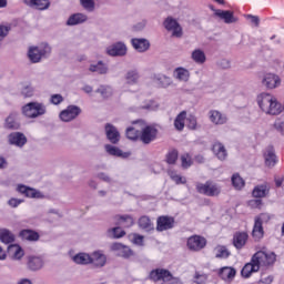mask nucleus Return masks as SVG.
<instances>
[{
  "mask_svg": "<svg viewBox=\"0 0 284 284\" xmlns=\"http://www.w3.org/2000/svg\"><path fill=\"white\" fill-rule=\"evenodd\" d=\"M276 263V253L271 252H264V251H257L251 258V263H246L241 274L243 278H250L254 272H258L261 267H270L271 265H274Z\"/></svg>",
  "mask_w": 284,
  "mask_h": 284,
  "instance_id": "nucleus-1",
  "label": "nucleus"
},
{
  "mask_svg": "<svg viewBox=\"0 0 284 284\" xmlns=\"http://www.w3.org/2000/svg\"><path fill=\"white\" fill-rule=\"evenodd\" d=\"M257 105L261 108L262 112L266 114H272L276 116L283 112V106L278 101L270 95V93H261L257 95Z\"/></svg>",
  "mask_w": 284,
  "mask_h": 284,
  "instance_id": "nucleus-2",
  "label": "nucleus"
},
{
  "mask_svg": "<svg viewBox=\"0 0 284 284\" xmlns=\"http://www.w3.org/2000/svg\"><path fill=\"white\" fill-rule=\"evenodd\" d=\"M150 281H153V283H168V284H180L181 278L174 277L172 275V272H170L168 268H154L149 274Z\"/></svg>",
  "mask_w": 284,
  "mask_h": 284,
  "instance_id": "nucleus-3",
  "label": "nucleus"
},
{
  "mask_svg": "<svg viewBox=\"0 0 284 284\" xmlns=\"http://www.w3.org/2000/svg\"><path fill=\"white\" fill-rule=\"evenodd\" d=\"M49 54H52V47L48 43L31 47L28 51V58L31 63H40L41 59H48Z\"/></svg>",
  "mask_w": 284,
  "mask_h": 284,
  "instance_id": "nucleus-4",
  "label": "nucleus"
},
{
  "mask_svg": "<svg viewBox=\"0 0 284 284\" xmlns=\"http://www.w3.org/2000/svg\"><path fill=\"white\" fill-rule=\"evenodd\" d=\"M45 112V106L43 103L39 102H31L22 108V113L24 116H28V119H37V116H43Z\"/></svg>",
  "mask_w": 284,
  "mask_h": 284,
  "instance_id": "nucleus-5",
  "label": "nucleus"
},
{
  "mask_svg": "<svg viewBox=\"0 0 284 284\" xmlns=\"http://www.w3.org/2000/svg\"><path fill=\"white\" fill-rule=\"evenodd\" d=\"M196 192L204 194V196H219L221 194V186L212 181H206L205 183L196 184Z\"/></svg>",
  "mask_w": 284,
  "mask_h": 284,
  "instance_id": "nucleus-6",
  "label": "nucleus"
},
{
  "mask_svg": "<svg viewBox=\"0 0 284 284\" xmlns=\"http://www.w3.org/2000/svg\"><path fill=\"white\" fill-rule=\"evenodd\" d=\"M163 26L168 32H172V37H175L176 39H181V37H183V27H181L176 19L168 17L164 20Z\"/></svg>",
  "mask_w": 284,
  "mask_h": 284,
  "instance_id": "nucleus-7",
  "label": "nucleus"
},
{
  "mask_svg": "<svg viewBox=\"0 0 284 284\" xmlns=\"http://www.w3.org/2000/svg\"><path fill=\"white\" fill-rule=\"evenodd\" d=\"M79 114H81V108L77 105H69L65 110L60 112V119L64 123H70V121H74Z\"/></svg>",
  "mask_w": 284,
  "mask_h": 284,
  "instance_id": "nucleus-8",
  "label": "nucleus"
},
{
  "mask_svg": "<svg viewBox=\"0 0 284 284\" xmlns=\"http://www.w3.org/2000/svg\"><path fill=\"white\" fill-rule=\"evenodd\" d=\"M158 134L159 130H156V128L148 125L140 132V141H142L144 145H150V143L156 139Z\"/></svg>",
  "mask_w": 284,
  "mask_h": 284,
  "instance_id": "nucleus-9",
  "label": "nucleus"
},
{
  "mask_svg": "<svg viewBox=\"0 0 284 284\" xmlns=\"http://www.w3.org/2000/svg\"><path fill=\"white\" fill-rule=\"evenodd\" d=\"M262 85L266 88V90H275L281 85V78L274 73H265L262 78Z\"/></svg>",
  "mask_w": 284,
  "mask_h": 284,
  "instance_id": "nucleus-10",
  "label": "nucleus"
},
{
  "mask_svg": "<svg viewBox=\"0 0 284 284\" xmlns=\"http://www.w3.org/2000/svg\"><path fill=\"white\" fill-rule=\"evenodd\" d=\"M175 220L170 215H162L158 217L156 221V231L165 232L168 230H172L174 227Z\"/></svg>",
  "mask_w": 284,
  "mask_h": 284,
  "instance_id": "nucleus-11",
  "label": "nucleus"
},
{
  "mask_svg": "<svg viewBox=\"0 0 284 284\" xmlns=\"http://www.w3.org/2000/svg\"><path fill=\"white\" fill-rule=\"evenodd\" d=\"M186 245L189 250H192L193 252H200V250H203V247L207 245V240L200 235H193L189 237Z\"/></svg>",
  "mask_w": 284,
  "mask_h": 284,
  "instance_id": "nucleus-12",
  "label": "nucleus"
},
{
  "mask_svg": "<svg viewBox=\"0 0 284 284\" xmlns=\"http://www.w3.org/2000/svg\"><path fill=\"white\" fill-rule=\"evenodd\" d=\"M109 57H125L128 54V47L123 42H115L106 48Z\"/></svg>",
  "mask_w": 284,
  "mask_h": 284,
  "instance_id": "nucleus-13",
  "label": "nucleus"
},
{
  "mask_svg": "<svg viewBox=\"0 0 284 284\" xmlns=\"http://www.w3.org/2000/svg\"><path fill=\"white\" fill-rule=\"evenodd\" d=\"M106 139L112 143L113 145H116L121 141V133H119V130L116 126L106 123L104 126Z\"/></svg>",
  "mask_w": 284,
  "mask_h": 284,
  "instance_id": "nucleus-14",
  "label": "nucleus"
},
{
  "mask_svg": "<svg viewBox=\"0 0 284 284\" xmlns=\"http://www.w3.org/2000/svg\"><path fill=\"white\" fill-rule=\"evenodd\" d=\"M43 258L37 255L27 256V267L31 272H39V270L43 268Z\"/></svg>",
  "mask_w": 284,
  "mask_h": 284,
  "instance_id": "nucleus-15",
  "label": "nucleus"
},
{
  "mask_svg": "<svg viewBox=\"0 0 284 284\" xmlns=\"http://www.w3.org/2000/svg\"><path fill=\"white\" fill-rule=\"evenodd\" d=\"M215 17L224 21L226 24L237 23L239 18L234 16V11L231 10H215Z\"/></svg>",
  "mask_w": 284,
  "mask_h": 284,
  "instance_id": "nucleus-16",
  "label": "nucleus"
},
{
  "mask_svg": "<svg viewBox=\"0 0 284 284\" xmlns=\"http://www.w3.org/2000/svg\"><path fill=\"white\" fill-rule=\"evenodd\" d=\"M8 141L10 145H16L17 148H23V145L28 143V138H26V134L21 132H13L9 134Z\"/></svg>",
  "mask_w": 284,
  "mask_h": 284,
  "instance_id": "nucleus-17",
  "label": "nucleus"
},
{
  "mask_svg": "<svg viewBox=\"0 0 284 284\" xmlns=\"http://www.w3.org/2000/svg\"><path fill=\"white\" fill-rule=\"evenodd\" d=\"M209 119L214 125H225L227 123V115L221 113L219 110L209 111Z\"/></svg>",
  "mask_w": 284,
  "mask_h": 284,
  "instance_id": "nucleus-18",
  "label": "nucleus"
},
{
  "mask_svg": "<svg viewBox=\"0 0 284 284\" xmlns=\"http://www.w3.org/2000/svg\"><path fill=\"white\" fill-rule=\"evenodd\" d=\"M6 130H19L21 128V122H19V113L11 112L4 120Z\"/></svg>",
  "mask_w": 284,
  "mask_h": 284,
  "instance_id": "nucleus-19",
  "label": "nucleus"
},
{
  "mask_svg": "<svg viewBox=\"0 0 284 284\" xmlns=\"http://www.w3.org/2000/svg\"><path fill=\"white\" fill-rule=\"evenodd\" d=\"M17 191L20 192V194H23L24 196H27V199H42L43 197L41 192L37 191L36 189L23 185V184H19L17 187Z\"/></svg>",
  "mask_w": 284,
  "mask_h": 284,
  "instance_id": "nucleus-20",
  "label": "nucleus"
},
{
  "mask_svg": "<svg viewBox=\"0 0 284 284\" xmlns=\"http://www.w3.org/2000/svg\"><path fill=\"white\" fill-rule=\"evenodd\" d=\"M111 250L113 252H118V256H121L122 258H130V256L134 254L131 247H128L121 243H113L111 245Z\"/></svg>",
  "mask_w": 284,
  "mask_h": 284,
  "instance_id": "nucleus-21",
  "label": "nucleus"
},
{
  "mask_svg": "<svg viewBox=\"0 0 284 284\" xmlns=\"http://www.w3.org/2000/svg\"><path fill=\"white\" fill-rule=\"evenodd\" d=\"M131 43L136 52H148L150 50V40L145 38H133Z\"/></svg>",
  "mask_w": 284,
  "mask_h": 284,
  "instance_id": "nucleus-22",
  "label": "nucleus"
},
{
  "mask_svg": "<svg viewBox=\"0 0 284 284\" xmlns=\"http://www.w3.org/2000/svg\"><path fill=\"white\" fill-rule=\"evenodd\" d=\"M108 257L101 251H95L91 254V265L93 267H104Z\"/></svg>",
  "mask_w": 284,
  "mask_h": 284,
  "instance_id": "nucleus-23",
  "label": "nucleus"
},
{
  "mask_svg": "<svg viewBox=\"0 0 284 284\" xmlns=\"http://www.w3.org/2000/svg\"><path fill=\"white\" fill-rule=\"evenodd\" d=\"M247 239H250V235H247L246 232H236L233 235V245L236 250H243L245 247V244L247 243Z\"/></svg>",
  "mask_w": 284,
  "mask_h": 284,
  "instance_id": "nucleus-24",
  "label": "nucleus"
},
{
  "mask_svg": "<svg viewBox=\"0 0 284 284\" xmlns=\"http://www.w3.org/2000/svg\"><path fill=\"white\" fill-rule=\"evenodd\" d=\"M8 254L13 261H21L26 256V251L19 244H11L8 246Z\"/></svg>",
  "mask_w": 284,
  "mask_h": 284,
  "instance_id": "nucleus-25",
  "label": "nucleus"
},
{
  "mask_svg": "<svg viewBox=\"0 0 284 284\" xmlns=\"http://www.w3.org/2000/svg\"><path fill=\"white\" fill-rule=\"evenodd\" d=\"M29 8H36V10H48L50 8V0H23Z\"/></svg>",
  "mask_w": 284,
  "mask_h": 284,
  "instance_id": "nucleus-26",
  "label": "nucleus"
},
{
  "mask_svg": "<svg viewBox=\"0 0 284 284\" xmlns=\"http://www.w3.org/2000/svg\"><path fill=\"white\" fill-rule=\"evenodd\" d=\"M104 150L110 154V156H119L120 159H128L130 156V152H123L121 149L112 144L104 145Z\"/></svg>",
  "mask_w": 284,
  "mask_h": 284,
  "instance_id": "nucleus-27",
  "label": "nucleus"
},
{
  "mask_svg": "<svg viewBox=\"0 0 284 284\" xmlns=\"http://www.w3.org/2000/svg\"><path fill=\"white\" fill-rule=\"evenodd\" d=\"M264 159L267 168H274L276 165V153L274 152V146L270 145L266 148Z\"/></svg>",
  "mask_w": 284,
  "mask_h": 284,
  "instance_id": "nucleus-28",
  "label": "nucleus"
},
{
  "mask_svg": "<svg viewBox=\"0 0 284 284\" xmlns=\"http://www.w3.org/2000/svg\"><path fill=\"white\" fill-rule=\"evenodd\" d=\"M173 77L178 81H182L183 83H187L190 81V70L179 67L173 71Z\"/></svg>",
  "mask_w": 284,
  "mask_h": 284,
  "instance_id": "nucleus-29",
  "label": "nucleus"
},
{
  "mask_svg": "<svg viewBox=\"0 0 284 284\" xmlns=\"http://www.w3.org/2000/svg\"><path fill=\"white\" fill-rule=\"evenodd\" d=\"M114 221L115 225H123V227H132L134 225V217L132 215H115Z\"/></svg>",
  "mask_w": 284,
  "mask_h": 284,
  "instance_id": "nucleus-30",
  "label": "nucleus"
},
{
  "mask_svg": "<svg viewBox=\"0 0 284 284\" xmlns=\"http://www.w3.org/2000/svg\"><path fill=\"white\" fill-rule=\"evenodd\" d=\"M88 21V16L84 13H73L69 17L67 21V26H80L81 23H85Z\"/></svg>",
  "mask_w": 284,
  "mask_h": 284,
  "instance_id": "nucleus-31",
  "label": "nucleus"
},
{
  "mask_svg": "<svg viewBox=\"0 0 284 284\" xmlns=\"http://www.w3.org/2000/svg\"><path fill=\"white\" fill-rule=\"evenodd\" d=\"M254 199H265L270 194V186L267 184H260L253 189L252 192Z\"/></svg>",
  "mask_w": 284,
  "mask_h": 284,
  "instance_id": "nucleus-32",
  "label": "nucleus"
},
{
  "mask_svg": "<svg viewBox=\"0 0 284 284\" xmlns=\"http://www.w3.org/2000/svg\"><path fill=\"white\" fill-rule=\"evenodd\" d=\"M140 230H144V232H152L154 230V224L152 220L148 215H142L138 221Z\"/></svg>",
  "mask_w": 284,
  "mask_h": 284,
  "instance_id": "nucleus-33",
  "label": "nucleus"
},
{
  "mask_svg": "<svg viewBox=\"0 0 284 284\" xmlns=\"http://www.w3.org/2000/svg\"><path fill=\"white\" fill-rule=\"evenodd\" d=\"M153 81L159 85V88H170L172 85V78L165 74H155Z\"/></svg>",
  "mask_w": 284,
  "mask_h": 284,
  "instance_id": "nucleus-34",
  "label": "nucleus"
},
{
  "mask_svg": "<svg viewBox=\"0 0 284 284\" xmlns=\"http://www.w3.org/2000/svg\"><path fill=\"white\" fill-rule=\"evenodd\" d=\"M213 152L220 161H225V159H227V150H225V145L221 142H215L213 144Z\"/></svg>",
  "mask_w": 284,
  "mask_h": 284,
  "instance_id": "nucleus-35",
  "label": "nucleus"
},
{
  "mask_svg": "<svg viewBox=\"0 0 284 284\" xmlns=\"http://www.w3.org/2000/svg\"><path fill=\"white\" fill-rule=\"evenodd\" d=\"M16 236L12 231L8 229H0V241L6 245H10V243H14Z\"/></svg>",
  "mask_w": 284,
  "mask_h": 284,
  "instance_id": "nucleus-36",
  "label": "nucleus"
},
{
  "mask_svg": "<svg viewBox=\"0 0 284 284\" xmlns=\"http://www.w3.org/2000/svg\"><path fill=\"white\" fill-rule=\"evenodd\" d=\"M219 275L223 281H232L236 276V270L234 267L224 266L220 270Z\"/></svg>",
  "mask_w": 284,
  "mask_h": 284,
  "instance_id": "nucleus-37",
  "label": "nucleus"
},
{
  "mask_svg": "<svg viewBox=\"0 0 284 284\" xmlns=\"http://www.w3.org/2000/svg\"><path fill=\"white\" fill-rule=\"evenodd\" d=\"M252 236L254 241H261L263 236H265V230H263V224H260V222L256 220H254Z\"/></svg>",
  "mask_w": 284,
  "mask_h": 284,
  "instance_id": "nucleus-38",
  "label": "nucleus"
},
{
  "mask_svg": "<svg viewBox=\"0 0 284 284\" xmlns=\"http://www.w3.org/2000/svg\"><path fill=\"white\" fill-rule=\"evenodd\" d=\"M19 236L23 241H38L39 240V233H37V231H33L30 229L20 231Z\"/></svg>",
  "mask_w": 284,
  "mask_h": 284,
  "instance_id": "nucleus-39",
  "label": "nucleus"
},
{
  "mask_svg": "<svg viewBox=\"0 0 284 284\" xmlns=\"http://www.w3.org/2000/svg\"><path fill=\"white\" fill-rule=\"evenodd\" d=\"M97 94H100V97L102 99H110V97H112V94H114V89H112L110 85L108 84H101L97 90H95Z\"/></svg>",
  "mask_w": 284,
  "mask_h": 284,
  "instance_id": "nucleus-40",
  "label": "nucleus"
},
{
  "mask_svg": "<svg viewBox=\"0 0 284 284\" xmlns=\"http://www.w3.org/2000/svg\"><path fill=\"white\" fill-rule=\"evenodd\" d=\"M191 59L194 61V63H197L199 65H203L207 58L205 57V52L201 49H195L191 53Z\"/></svg>",
  "mask_w": 284,
  "mask_h": 284,
  "instance_id": "nucleus-41",
  "label": "nucleus"
},
{
  "mask_svg": "<svg viewBox=\"0 0 284 284\" xmlns=\"http://www.w3.org/2000/svg\"><path fill=\"white\" fill-rule=\"evenodd\" d=\"M186 116H187V112L185 111H182L176 115L174 120V128L175 130H179V132H183V129L185 128Z\"/></svg>",
  "mask_w": 284,
  "mask_h": 284,
  "instance_id": "nucleus-42",
  "label": "nucleus"
},
{
  "mask_svg": "<svg viewBox=\"0 0 284 284\" xmlns=\"http://www.w3.org/2000/svg\"><path fill=\"white\" fill-rule=\"evenodd\" d=\"M108 64H105L103 61H98L97 64H90L89 71L90 72H97L98 74H108Z\"/></svg>",
  "mask_w": 284,
  "mask_h": 284,
  "instance_id": "nucleus-43",
  "label": "nucleus"
},
{
  "mask_svg": "<svg viewBox=\"0 0 284 284\" xmlns=\"http://www.w3.org/2000/svg\"><path fill=\"white\" fill-rule=\"evenodd\" d=\"M73 261L77 263V265H90L92 258L88 253H78L73 256Z\"/></svg>",
  "mask_w": 284,
  "mask_h": 284,
  "instance_id": "nucleus-44",
  "label": "nucleus"
},
{
  "mask_svg": "<svg viewBox=\"0 0 284 284\" xmlns=\"http://www.w3.org/2000/svg\"><path fill=\"white\" fill-rule=\"evenodd\" d=\"M139 79H140V75H139V71L136 70H131L125 74V81L128 85H136V83H139Z\"/></svg>",
  "mask_w": 284,
  "mask_h": 284,
  "instance_id": "nucleus-45",
  "label": "nucleus"
},
{
  "mask_svg": "<svg viewBox=\"0 0 284 284\" xmlns=\"http://www.w3.org/2000/svg\"><path fill=\"white\" fill-rule=\"evenodd\" d=\"M231 181L235 190H242V187H245V180H243L239 173L233 174Z\"/></svg>",
  "mask_w": 284,
  "mask_h": 284,
  "instance_id": "nucleus-46",
  "label": "nucleus"
},
{
  "mask_svg": "<svg viewBox=\"0 0 284 284\" xmlns=\"http://www.w3.org/2000/svg\"><path fill=\"white\" fill-rule=\"evenodd\" d=\"M80 6H82L83 10L87 12H94V10H97V2H94V0H80Z\"/></svg>",
  "mask_w": 284,
  "mask_h": 284,
  "instance_id": "nucleus-47",
  "label": "nucleus"
},
{
  "mask_svg": "<svg viewBox=\"0 0 284 284\" xmlns=\"http://www.w3.org/2000/svg\"><path fill=\"white\" fill-rule=\"evenodd\" d=\"M165 159L169 165H174L176 161H179V151L176 149L169 151L165 155Z\"/></svg>",
  "mask_w": 284,
  "mask_h": 284,
  "instance_id": "nucleus-48",
  "label": "nucleus"
},
{
  "mask_svg": "<svg viewBox=\"0 0 284 284\" xmlns=\"http://www.w3.org/2000/svg\"><path fill=\"white\" fill-rule=\"evenodd\" d=\"M126 138L130 139V141H138V139H141V132L134 126H129L126 129Z\"/></svg>",
  "mask_w": 284,
  "mask_h": 284,
  "instance_id": "nucleus-49",
  "label": "nucleus"
},
{
  "mask_svg": "<svg viewBox=\"0 0 284 284\" xmlns=\"http://www.w3.org/2000/svg\"><path fill=\"white\" fill-rule=\"evenodd\" d=\"M169 176L176 183V185H185L187 180L175 171H169Z\"/></svg>",
  "mask_w": 284,
  "mask_h": 284,
  "instance_id": "nucleus-50",
  "label": "nucleus"
},
{
  "mask_svg": "<svg viewBox=\"0 0 284 284\" xmlns=\"http://www.w3.org/2000/svg\"><path fill=\"white\" fill-rule=\"evenodd\" d=\"M215 258H230V252L227 251V247L225 246H219L216 248Z\"/></svg>",
  "mask_w": 284,
  "mask_h": 284,
  "instance_id": "nucleus-51",
  "label": "nucleus"
},
{
  "mask_svg": "<svg viewBox=\"0 0 284 284\" xmlns=\"http://www.w3.org/2000/svg\"><path fill=\"white\" fill-rule=\"evenodd\" d=\"M254 221H258L260 224H267L272 221V215L270 213H261L255 216Z\"/></svg>",
  "mask_w": 284,
  "mask_h": 284,
  "instance_id": "nucleus-52",
  "label": "nucleus"
},
{
  "mask_svg": "<svg viewBox=\"0 0 284 284\" xmlns=\"http://www.w3.org/2000/svg\"><path fill=\"white\" fill-rule=\"evenodd\" d=\"M10 30H12L11 24H8V26L1 24L0 26V45L3 41V39L10 33Z\"/></svg>",
  "mask_w": 284,
  "mask_h": 284,
  "instance_id": "nucleus-53",
  "label": "nucleus"
},
{
  "mask_svg": "<svg viewBox=\"0 0 284 284\" xmlns=\"http://www.w3.org/2000/svg\"><path fill=\"white\" fill-rule=\"evenodd\" d=\"M181 161H182V168L184 170H187V168L192 166V159L190 158V154L185 153L181 155Z\"/></svg>",
  "mask_w": 284,
  "mask_h": 284,
  "instance_id": "nucleus-54",
  "label": "nucleus"
},
{
  "mask_svg": "<svg viewBox=\"0 0 284 284\" xmlns=\"http://www.w3.org/2000/svg\"><path fill=\"white\" fill-rule=\"evenodd\" d=\"M110 232L113 233V237L114 239H123V236L125 235V231L121 230L120 226H115L113 229H109V233Z\"/></svg>",
  "mask_w": 284,
  "mask_h": 284,
  "instance_id": "nucleus-55",
  "label": "nucleus"
},
{
  "mask_svg": "<svg viewBox=\"0 0 284 284\" xmlns=\"http://www.w3.org/2000/svg\"><path fill=\"white\" fill-rule=\"evenodd\" d=\"M186 121H187V128H189V130H197L199 123L196 122V116H194V115H189V118L186 119Z\"/></svg>",
  "mask_w": 284,
  "mask_h": 284,
  "instance_id": "nucleus-56",
  "label": "nucleus"
},
{
  "mask_svg": "<svg viewBox=\"0 0 284 284\" xmlns=\"http://www.w3.org/2000/svg\"><path fill=\"white\" fill-rule=\"evenodd\" d=\"M274 283V276L273 275H267L262 273L261 280L257 282V284H272Z\"/></svg>",
  "mask_w": 284,
  "mask_h": 284,
  "instance_id": "nucleus-57",
  "label": "nucleus"
},
{
  "mask_svg": "<svg viewBox=\"0 0 284 284\" xmlns=\"http://www.w3.org/2000/svg\"><path fill=\"white\" fill-rule=\"evenodd\" d=\"M50 103H52L53 105H61V103H63V95L61 94L51 95Z\"/></svg>",
  "mask_w": 284,
  "mask_h": 284,
  "instance_id": "nucleus-58",
  "label": "nucleus"
},
{
  "mask_svg": "<svg viewBox=\"0 0 284 284\" xmlns=\"http://www.w3.org/2000/svg\"><path fill=\"white\" fill-rule=\"evenodd\" d=\"M274 130H276V132H280V134H282V136H284V121L277 120L275 121V123L273 124Z\"/></svg>",
  "mask_w": 284,
  "mask_h": 284,
  "instance_id": "nucleus-59",
  "label": "nucleus"
},
{
  "mask_svg": "<svg viewBox=\"0 0 284 284\" xmlns=\"http://www.w3.org/2000/svg\"><path fill=\"white\" fill-rule=\"evenodd\" d=\"M217 65L222 70H230V68L232 67V62L227 59H222L217 62Z\"/></svg>",
  "mask_w": 284,
  "mask_h": 284,
  "instance_id": "nucleus-60",
  "label": "nucleus"
},
{
  "mask_svg": "<svg viewBox=\"0 0 284 284\" xmlns=\"http://www.w3.org/2000/svg\"><path fill=\"white\" fill-rule=\"evenodd\" d=\"M156 108H159V104H156V102L153 100H150L144 105H142V110H156Z\"/></svg>",
  "mask_w": 284,
  "mask_h": 284,
  "instance_id": "nucleus-61",
  "label": "nucleus"
},
{
  "mask_svg": "<svg viewBox=\"0 0 284 284\" xmlns=\"http://www.w3.org/2000/svg\"><path fill=\"white\" fill-rule=\"evenodd\" d=\"M21 203H23V200H19V199H10L8 201V205H10V207H19V205H21Z\"/></svg>",
  "mask_w": 284,
  "mask_h": 284,
  "instance_id": "nucleus-62",
  "label": "nucleus"
},
{
  "mask_svg": "<svg viewBox=\"0 0 284 284\" xmlns=\"http://www.w3.org/2000/svg\"><path fill=\"white\" fill-rule=\"evenodd\" d=\"M262 205H263V200H261V197H257V200H251L250 201V206L251 207H257L258 210H261Z\"/></svg>",
  "mask_w": 284,
  "mask_h": 284,
  "instance_id": "nucleus-63",
  "label": "nucleus"
},
{
  "mask_svg": "<svg viewBox=\"0 0 284 284\" xmlns=\"http://www.w3.org/2000/svg\"><path fill=\"white\" fill-rule=\"evenodd\" d=\"M32 89H31V87H24L23 89H22V94H23V97H32Z\"/></svg>",
  "mask_w": 284,
  "mask_h": 284,
  "instance_id": "nucleus-64",
  "label": "nucleus"
}]
</instances>
